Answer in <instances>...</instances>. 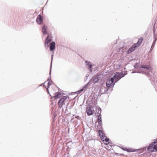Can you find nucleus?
Segmentation results:
<instances>
[{
  "mask_svg": "<svg viewBox=\"0 0 157 157\" xmlns=\"http://www.w3.org/2000/svg\"><path fill=\"white\" fill-rule=\"evenodd\" d=\"M115 83L113 78L110 77L106 82V87L102 86L101 88V91L102 93H105L110 89L112 90Z\"/></svg>",
  "mask_w": 157,
  "mask_h": 157,
  "instance_id": "1",
  "label": "nucleus"
},
{
  "mask_svg": "<svg viewBox=\"0 0 157 157\" xmlns=\"http://www.w3.org/2000/svg\"><path fill=\"white\" fill-rule=\"evenodd\" d=\"M125 75L122 72H116L114 73V75L112 77L114 79L115 82L116 83L121 78L124 77Z\"/></svg>",
  "mask_w": 157,
  "mask_h": 157,
  "instance_id": "2",
  "label": "nucleus"
},
{
  "mask_svg": "<svg viewBox=\"0 0 157 157\" xmlns=\"http://www.w3.org/2000/svg\"><path fill=\"white\" fill-rule=\"evenodd\" d=\"M147 150L151 152L157 151V142L154 141L150 144L147 147Z\"/></svg>",
  "mask_w": 157,
  "mask_h": 157,
  "instance_id": "3",
  "label": "nucleus"
},
{
  "mask_svg": "<svg viewBox=\"0 0 157 157\" xmlns=\"http://www.w3.org/2000/svg\"><path fill=\"white\" fill-rule=\"evenodd\" d=\"M140 70L137 72L139 73H145L146 72L148 71L149 70L150 68V67L148 65H143L141 67H139Z\"/></svg>",
  "mask_w": 157,
  "mask_h": 157,
  "instance_id": "4",
  "label": "nucleus"
},
{
  "mask_svg": "<svg viewBox=\"0 0 157 157\" xmlns=\"http://www.w3.org/2000/svg\"><path fill=\"white\" fill-rule=\"evenodd\" d=\"M98 133L101 140H102L103 141H105L107 142L109 141V139L107 138V137L105 136L104 133H103L102 131L100 130H99L98 131Z\"/></svg>",
  "mask_w": 157,
  "mask_h": 157,
  "instance_id": "5",
  "label": "nucleus"
},
{
  "mask_svg": "<svg viewBox=\"0 0 157 157\" xmlns=\"http://www.w3.org/2000/svg\"><path fill=\"white\" fill-rule=\"evenodd\" d=\"M153 29L154 36L155 39L154 41H153L152 45L151 47V48H152V47H154L155 44V42L157 39V27L155 29V27H154Z\"/></svg>",
  "mask_w": 157,
  "mask_h": 157,
  "instance_id": "6",
  "label": "nucleus"
},
{
  "mask_svg": "<svg viewBox=\"0 0 157 157\" xmlns=\"http://www.w3.org/2000/svg\"><path fill=\"white\" fill-rule=\"evenodd\" d=\"M67 98V97L66 96H63L61 98L58 102V105L59 108H61L63 105L64 102L66 100Z\"/></svg>",
  "mask_w": 157,
  "mask_h": 157,
  "instance_id": "7",
  "label": "nucleus"
},
{
  "mask_svg": "<svg viewBox=\"0 0 157 157\" xmlns=\"http://www.w3.org/2000/svg\"><path fill=\"white\" fill-rule=\"evenodd\" d=\"M85 63L86 67H87L88 68L89 70L90 71V72H92V65L90 61L85 60Z\"/></svg>",
  "mask_w": 157,
  "mask_h": 157,
  "instance_id": "8",
  "label": "nucleus"
},
{
  "mask_svg": "<svg viewBox=\"0 0 157 157\" xmlns=\"http://www.w3.org/2000/svg\"><path fill=\"white\" fill-rule=\"evenodd\" d=\"M43 21V19L40 14L38 15L37 18L36 19V21L37 22L38 24L39 25L41 24L42 22Z\"/></svg>",
  "mask_w": 157,
  "mask_h": 157,
  "instance_id": "9",
  "label": "nucleus"
},
{
  "mask_svg": "<svg viewBox=\"0 0 157 157\" xmlns=\"http://www.w3.org/2000/svg\"><path fill=\"white\" fill-rule=\"evenodd\" d=\"M55 43L54 42H52L50 44V51L53 50L55 48Z\"/></svg>",
  "mask_w": 157,
  "mask_h": 157,
  "instance_id": "10",
  "label": "nucleus"
},
{
  "mask_svg": "<svg viewBox=\"0 0 157 157\" xmlns=\"http://www.w3.org/2000/svg\"><path fill=\"white\" fill-rule=\"evenodd\" d=\"M86 111L87 115H91L93 114V112L91 110V108L90 107H87L86 109Z\"/></svg>",
  "mask_w": 157,
  "mask_h": 157,
  "instance_id": "11",
  "label": "nucleus"
},
{
  "mask_svg": "<svg viewBox=\"0 0 157 157\" xmlns=\"http://www.w3.org/2000/svg\"><path fill=\"white\" fill-rule=\"evenodd\" d=\"M91 81L92 83L95 84L99 81V79L97 76H94L92 78Z\"/></svg>",
  "mask_w": 157,
  "mask_h": 157,
  "instance_id": "12",
  "label": "nucleus"
},
{
  "mask_svg": "<svg viewBox=\"0 0 157 157\" xmlns=\"http://www.w3.org/2000/svg\"><path fill=\"white\" fill-rule=\"evenodd\" d=\"M123 150L125 151L128 152H135L136 150L132 149H128L126 147H122L121 148Z\"/></svg>",
  "mask_w": 157,
  "mask_h": 157,
  "instance_id": "13",
  "label": "nucleus"
},
{
  "mask_svg": "<svg viewBox=\"0 0 157 157\" xmlns=\"http://www.w3.org/2000/svg\"><path fill=\"white\" fill-rule=\"evenodd\" d=\"M55 95L54 96V97L55 99L59 98H60L62 96L61 93L60 92L55 93Z\"/></svg>",
  "mask_w": 157,
  "mask_h": 157,
  "instance_id": "14",
  "label": "nucleus"
},
{
  "mask_svg": "<svg viewBox=\"0 0 157 157\" xmlns=\"http://www.w3.org/2000/svg\"><path fill=\"white\" fill-rule=\"evenodd\" d=\"M89 83H88L84 85L83 88L80 89V90L78 91L77 92L78 93H81L82 91H83L84 90H85L86 89V88L88 86Z\"/></svg>",
  "mask_w": 157,
  "mask_h": 157,
  "instance_id": "15",
  "label": "nucleus"
},
{
  "mask_svg": "<svg viewBox=\"0 0 157 157\" xmlns=\"http://www.w3.org/2000/svg\"><path fill=\"white\" fill-rule=\"evenodd\" d=\"M101 114H99L98 117V122L99 125L101 126L102 125V120L101 118Z\"/></svg>",
  "mask_w": 157,
  "mask_h": 157,
  "instance_id": "16",
  "label": "nucleus"
},
{
  "mask_svg": "<svg viewBox=\"0 0 157 157\" xmlns=\"http://www.w3.org/2000/svg\"><path fill=\"white\" fill-rule=\"evenodd\" d=\"M53 54H52V56L51 65V67H50V72H49V76L47 80V81H48L49 80H51V68H52V59H53Z\"/></svg>",
  "mask_w": 157,
  "mask_h": 157,
  "instance_id": "17",
  "label": "nucleus"
},
{
  "mask_svg": "<svg viewBox=\"0 0 157 157\" xmlns=\"http://www.w3.org/2000/svg\"><path fill=\"white\" fill-rule=\"evenodd\" d=\"M105 144L106 145V147H105L106 149L109 150L111 149L112 146L110 145H109V141L107 142H106V143H105Z\"/></svg>",
  "mask_w": 157,
  "mask_h": 157,
  "instance_id": "18",
  "label": "nucleus"
},
{
  "mask_svg": "<svg viewBox=\"0 0 157 157\" xmlns=\"http://www.w3.org/2000/svg\"><path fill=\"white\" fill-rule=\"evenodd\" d=\"M135 47H133L132 46V47H131L129 48L128 50L127 51V53H130L132 52H133L134 50H135Z\"/></svg>",
  "mask_w": 157,
  "mask_h": 157,
  "instance_id": "19",
  "label": "nucleus"
},
{
  "mask_svg": "<svg viewBox=\"0 0 157 157\" xmlns=\"http://www.w3.org/2000/svg\"><path fill=\"white\" fill-rule=\"evenodd\" d=\"M42 32L44 34H45L47 33V27L44 25L42 28Z\"/></svg>",
  "mask_w": 157,
  "mask_h": 157,
  "instance_id": "20",
  "label": "nucleus"
},
{
  "mask_svg": "<svg viewBox=\"0 0 157 157\" xmlns=\"http://www.w3.org/2000/svg\"><path fill=\"white\" fill-rule=\"evenodd\" d=\"M49 36L48 35L46 39L45 44H48L51 41V39H48Z\"/></svg>",
  "mask_w": 157,
  "mask_h": 157,
  "instance_id": "21",
  "label": "nucleus"
},
{
  "mask_svg": "<svg viewBox=\"0 0 157 157\" xmlns=\"http://www.w3.org/2000/svg\"><path fill=\"white\" fill-rule=\"evenodd\" d=\"M143 40V37H140L138 40V42L140 44L142 43V41Z\"/></svg>",
  "mask_w": 157,
  "mask_h": 157,
  "instance_id": "22",
  "label": "nucleus"
},
{
  "mask_svg": "<svg viewBox=\"0 0 157 157\" xmlns=\"http://www.w3.org/2000/svg\"><path fill=\"white\" fill-rule=\"evenodd\" d=\"M53 83V82L50 80L49 82L48 83V88L49 87V86H50L52 85Z\"/></svg>",
  "mask_w": 157,
  "mask_h": 157,
  "instance_id": "23",
  "label": "nucleus"
},
{
  "mask_svg": "<svg viewBox=\"0 0 157 157\" xmlns=\"http://www.w3.org/2000/svg\"><path fill=\"white\" fill-rule=\"evenodd\" d=\"M44 45H45V47L46 48H48L49 47V45L48 44H47L44 43Z\"/></svg>",
  "mask_w": 157,
  "mask_h": 157,
  "instance_id": "24",
  "label": "nucleus"
},
{
  "mask_svg": "<svg viewBox=\"0 0 157 157\" xmlns=\"http://www.w3.org/2000/svg\"><path fill=\"white\" fill-rule=\"evenodd\" d=\"M76 118H77V119H79L80 118L78 116H77L76 117H75Z\"/></svg>",
  "mask_w": 157,
  "mask_h": 157,
  "instance_id": "25",
  "label": "nucleus"
},
{
  "mask_svg": "<svg viewBox=\"0 0 157 157\" xmlns=\"http://www.w3.org/2000/svg\"><path fill=\"white\" fill-rule=\"evenodd\" d=\"M89 76V75L87 74L86 75V78H87Z\"/></svg>",
  "mask_w": 157,
  "mask_h": 157,
  "instance_id": "26",
  "label": "nucleus"
},
{
  "mask_svg": "<svg viewBox=\"0 0 157 157\" xmlns=\"http://www.w3.org/2000/svg\"><path fill=\"white\" fill-rule=\"evenodd\" d=\"M47 91H48V93L49 94V95L51 96V95H50V93H49V90L48 89V88L47 89Z\"/></svg>",
  "mask_w": 157,
  "mask_h": 157,
  "instance_id": "27",
  "label": "nucleus"
},
{
  "mask_svg": "<svg viewBox=\"0 0 157 157\" xmlns=\"http://www.w3.org/2000/svg\"><path fill=\"white\" fill-rule=\"evenodd\" d=\"M69 103H67V106H68V105H69ZM67 108H66V110H67Z\"/></svg>",
  "mask_w": 157,
  "mask_h": 157,
  "instance_id": "28",
  "label": "nucleus"
},
{
  "mask_svg": "<svg viewBox=\"0 0 157 157\" xmlns=\"http://www.w3.org/2000/svg\"><path fill=\"white\" fill-rule=\"evenodd\" d=\"M44 83H45V82H44V83H42V84H41L40 85V86H42L43 85V84H44Z\"/></svg>",
  "mask_w": 157,
  "mask_h": 157,
  "instance_id": "29",
  "label": "nucleus"
},
{
  "mask_svg": "<svg viewBox=\"0 0 157 157\" xmlns=\"http://www.w3.org/2000/svg\"><path fill=\"white\" fill-rule=\"evenodd\" d=\"M136 67H137V64H136L134 66V67H135V68H136Z\"/></svg>",
  "mask_w": 157,
  "mask_h": 157,
  "instance_id": "30",
  "label": "nucleus"
},
{
  "mask_svg": "<svg viewBox=\"0 0 157 157\" xmlns=\"http://www.w3.org/2000/svg\"><path fill=\"white\" fill-rule=\"evenodd\" d=\"M135 150H136V149H135ZM138 150H139V149H136V151H137V152H138V151H138Z\"/></svg>",
  "mask_w": 157,
  "mask_h": 157,
  "instance_id": "31",
  "label": "nucleus"
},
{
  "mask_svg": "<svg viewBox=\"0 0 157 157\" xmlns=\"http://www.w3.org/2000/svg\"><path fill=\"white\" fill-rule=\"evenodd\" d=\"M133 72V71H132V73H135V72Z\"/></svg>",
  "mask_w": 157,
  "mask_h": 157,
  "instance_id": "32",
  "label": "nucleus"
}]
</instances>
